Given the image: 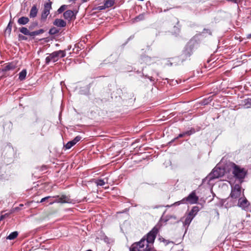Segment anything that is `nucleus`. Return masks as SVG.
Returning a JSON list of instances; mask_svg holds the SVG:
<instances>
[{"instance_id":"obj_8","label":"nucleus","mask_w":251,"mask_h":251,"mask_svg":"<svg viewBox=\"0 0 251 251\" xmlns=\"http://www.w3.org/2000/svg\"><path fill=\"white\" fill-rule=\"evenodd\" d=\"M2 153L5 157L10 159L9 161H7L9 163L13 160L15 155L14 150L10 144H7L4 147Z\"/></svg>"},{"instance_id":"obj_25","label":"nucleus","mask_w":251,"mask_h":251,"mask_svg":"<svg viewBox=\"0 0 251 251\" xmlns=\"http://www.w3.org/2000/svg\"><path fill=\"white\" fill-rule=\"evenodd\" d=\"M191 215H187L184 221L183 222V225L184 226H189L191 222H192V220L194 219L193 218V217L190 216Z\"/></svg>"},{"instance_id":"obj_7","label":"nucleus","mask_w":251,"mask_h":251,"mask_svg":"<svg viewBox=\"0 0 251 251\" xmlns=\"http://www.w3.org/2000/svg\"><path fill=\"white\" fill-rule=\"evenodd\" d=\"M158 232V229L156 226H154L148 232L145 236L146 240V245L149 244H153Z\"/></svg>"},{"instance_id":"obj_13","label":"nucleus","mask_w":251,"mask_h":251,"mask_svg":"<svg viewBox=\"0 0 251 251\" xmlns=\"http://www.w3.org/2000/svg\"><path fill=\"white\" fill-rule=\"evenodd\" d=\"M221 202L222 205L226 208L235 206L236 203V201L231 198H228L225 200H223Z\"/></svg>"},{"instance_id":"obj_16","label":"nucleus","mask_w":251,"mask_h":251,"mask_svg":"<svg viewBox=\"0 0 251 251\" xmlns=\"http://www.w3.org/2000/svg\"><path fill=\"white\" fill-rule=\"evenodd\" d=\"M132 246L136 247L139 250H141L140 249L142 248H144L145 246H146V240L145 239V236H144V237L142 238L139 242L133 244Z\"/></svg>"},{"instance_id":"obj_31","label":"nucleus","mask_w":251,"mask_h":251,"mask_svg":"<svg viewBox=\"0 0 251 251\" xmlns=\"http://www.w3.org/2000/svg\"><path fill=\"white\" fill-rule=\"evenodd\" d=\"M59 32V29H58L57 28H56L55 27H53L50 29L49 33L50 35H55V34L58 33Z\"/></svg>"},{"instance_id":"obj_46","label":"nucleus","mask_w":251,"mask_h":251,"mask_svg":"<svg viewBox=\"0 0 251 251\" xmlns=\"http://www.w3.org/2000/svg\"><path fill=\"white\" fill-rule=\"evenodd\" d=\"M227 1H231V2H233L234 3H236V4L238 3V0H227Z\"/></svg>"},{"instance_id":"obj_2","label":"nucleus","mask_w":251,"mask_h":251,"mask_svg":"<svg viewBox=\"0 0 251 251\" xmlns=\"http://www.w3.org/2000/svg\"><path fill=\"white\" fill-rule=\"evenodd\" d=\"M46 200H49V204L51 205L54 203H70L72 202V200L69 196L65 195H62L60 197L56 195L53 197L47 196L42 198L40 201V203H43Z\"/></svg>"},{"instance_id":"obj_12","label":"nucleus","mask_w":251,"mask_h":251,"mask_svg":"<svg viewBox=\"0 0 251 251\" xmlns=\"http://www.w3.org/2000/svg\"><path fill=\"white\" fill-rule=\"evenodd\" d=\"M196 132L195 129L194 128L191 127L189 130L183 132L182 133H180L173 140H172L169 143V144H171L173 143L176 139L179 138H182L185 136H190Z\"/></svg>"},{"instance_id":"obj_27","label":"nucleus","mask_w":251,"mask_h":251,"mask_svg":"<svg viewBox=\"0 0 251 251\" xmlns=\"http://www.w3.org/2000/svg\"><path fill=\"white\" fill-rule=\"evenodd\" d=\"M18 235V231H14L9 234V235L7 237L6 239L8 240H13L15 239Z\"/></svg>"},{"instance_id":"obj_45","label":"nucleus","mask_w":251,"mask_h":251,"mask_svg":"<svg viewBox=\"0 0 251 251\" xmlns=\"http://www.w3.org/2000/svg\"><path fill=\"white\" fill-rule=\"evenodd\" d=\"M146 76L147 77L151 82H154V79H153V78L152 76Z\"/></svg>"},{"instance_id":"obj_24","label":"nucleus","mask_w":251,"mask_h":251,"mask_svg":"<svg viewBox=\"0 0 251 251\" xmlns=\"http://www.w3.org/2000/svg\"><path fill=\"white\" fill-rule=\"evenodd\" d=\"M29 30V29H28L26 27L24 26L19 28L20 32L22 34L25 35L30 36L31 32H30Z\"/></svg>"},{"instance_id":"obj_47","label":"nucleus","mask_w":251,"mask_h":251,"mask_svg":"<svg viewBox=\"0 0 251 251\" xmlns=\"http://www.w3.org/2000/svg\"><path fill=\"white\" fill-rule=\"evenodd\" d=\"M75 49H76V51H79V47L77 45H75V48L73 49V50H74Z\"/></svg>"},{"instance_id":"obj_30","label":"nucleus","mask_w":251,"mask_h":251,"mask_svg":"<svg viewBox=\"0 0 251 251\" xmlns=\"http://www.w3.org/2000/svg\"><path fill=\"white\" fill-rule=\"evenodd\" d=\"M145 13H143L139 14L138 16L136 17L134 19V22H138V21H142V20H144V19H145Z\"/></svg>"},{"instance_id":"obj_50","label":"nucleus","mask_w":251,"mask_h":251,"mask_svg":"<svg viewBox=\"0 0 251 251\" xmlns=\"http://www.w3.org/2000/svg\"><path fill=\"white\" fill-rule=\"evenodd\" d=\"M247 39H250L251 38V34H249L247 35Z\"/></svg>"},{"instance_id":"obj_23","label":"nucleus","mask_w":251,"mask_h":251,"mask_svg":"<svg viewBox=\"0 0 251 251\" xmlns=\"http://www.w3.org/2000/svg\"><path fill=\"white\" fill-rule=\"evenodd\" d=\"M89 92V88L87 86L81 87L80 88L79 93L81 95H87Z\"/></svg>"},{"instance_id":"obj_32","label":"nucleus","mask_w":251,"mask_h":251,"mask_svg":"<svg viewBox=\"0 0 251 251\" xmlns=\"http://www.w3.org/2000/svg\"><path fill=\"white\" fill-rule=\"evenodd\" d=\"M44 32V30L43 29H40L38 30L34 31L31 32L30 36H35L38 35L40 34H42Z\"/></svg>"},{"instance_id":"obj_34","label":"nucleus","mask_w":251,"mask_h":251,"mask_svg":"<svg viewBox=\"0 0 251 251\" xmlns=\"http://www.w3.org/2000/svg\"><path fill=\"white\" fill-rule=\"evenodd\" d=\"M95 183L97 186H103L106 183V182L104 181V179H98L96 180Z\"/></svg>"},{"instance_id":"obj_4","label":"nucleus","mask_w":251,"mask_h":251,"mask_svg":"<svg viewBox=\"0 0 251 251\" xmlns=\"http://www.w3.org/2000/svg\"><path fill=\"white\" fill-rule=\"evenodd\" d=\"M232 167H233L232 174L234 177L238 179L240 183H242L248 174V171L233 163H232Z\"/></svg>"},{"instance_id":"obj_41","label":"nucleus","mask_w":251,"mask_h":251,"mask_svg":"<svg viewBox=\"0 0 251 251\" xmlns=\"http://www.w3.org/2000/svg\"><path fill=\"white\" fill-rule=\"evenodd\" d=\"M142 59L146 62V63H149L151 60V58L149 56H146L142 58Z\"/></svg>"},{"instance_id":"obj_54","label":"nucleus","mask_w":251,"mask_h":251,"mask_svg":"<svg viewBox=\"0 0 251 251\" xmlns=\"http://www.w3.org/2000/svg\"><path fill=\"white\" fill-rule=\"evenodd\" d=\"M88 0H81V1L82 3H84L87 2Z\"/></svg>"},{"instance_id":"obj_35","label":"nucleus","mask_w":251,"mask_h":251,"mask_svg":"<svg viewBox=\"0 0 251 251\" xmlns=\"http://www.w3.org/2000/svg\"><path fill=\"white\" fill-rule=\"evenodd\" d=\"M67 6L66 5H61L57 10V12L60 14L63 12L66 8Z\"/></svg>"},{"instance_id":"obj_37","label":"nucleus","mask_w":251,"mask_h":251,"mask_svg":"<svg viewBox=\"0 0 251 251\" xmlns=\"http://www.w3.org/2000/svg\"><path fill=\"white\" fill-rule=\"evenodd\" d=\"M212 100V99L209 98L207 100H202L201 103L202 105H206L208 104Z\"/></svg>"},{"instance_id":"obj_44","label":"nucleus","mask_w":251,"mask_h":251,"mask_svg":"<svg viewBox=\"0 0 251 251\" xmlns=\"http://www.w3.org/2000/svg\"><path fill=\"white\" fill-rule=\"evenodd\" d=\"M202 33H208L209 34L211 35V32L210 31L209 29H205V28H204L203 30V31H202Z\"/></svg>"},{"instance_id":"obj_59","label":"nucleus","mask_w":251,"mask_h":251,"mask_svg":"<svg viewBox=\"0 0 251 251\" xmlns=\"http://www.w3.org/2000/svg\"><path fill=\"white\" fill-rule=\"evenodd\" d=\"M20 206H23V204H20Z\"/></svg>"},{"instance_id":"obj_51","label":"nucleus","mask_w":251,"mask_h":251,"mask_svg":"<svg viewBox=\"0 0 251 251\" xmlns=\"http://www.w3.org/2000/svg\"><path fill=\"white\" fill-rule=\"evenodd\" d=\"M174 28H175V29H176V31H177V32H179V28H177L176 26H174Z\"/></svg>"},{"instance_id":"obj_17","label":"nucleus","mask_w":251,"mask_h":251,"mask_svg":"<svg viewBox=\"0 0 251 251\" xmlns=\"http://www.w3.org/2000/svg\"><path fill=\"white\" fill-rule=\"evenodd\" d=\"M53 24L59 27H64L66 26V22L62 19H56L53 22Z\"/></svg>"},{"instance_id":"obj_21","label":"nucleus","mask_w":251,"mask_h":251,"mask_svg":"<svg viewBox=\"0 0 251 251\" xmlns=\"http://www.w3.org/2000/svg\"><path fill=\"white\" fill-rule=\"evenodd\" d=\"M200 209L199 207L197 206H193L192 209L189 212L188 215H191V217H193V218H194L197 213L199 211Z\"/></svg>"},{"instance_id":"obj_57","label":"nucleus","mask_w":251,"mask_h":251,"mask_svg":"<svg viewBox=\"0 0 251 251\" xmlns=\"http://www.w3.org/2000/svg\"><path fill=\"white\" fill-rule=\"evenodd\" d=\"M168 65L172 66L173 65L172 63H170L169 64H168Z\"/></svg>"},{"instance_id":"obj_15","label":"nucleus","mask_w":251,"mask_h":251,"mask_svg":"<svg viewBox=\"0 0 251 251\" xmlns=\"http://www.w3.org/2000/svg\"><path fill=\"white\" fill-rule=\"evenodd\" d=\"M82 139L81 136H76L73 140L68 142L65 146L66 149H70Z\"/></svg>"},{"instance_id":"obj_28","label":"nucleus","mask_w":251,"mask_h":251,"mask_svg":"<svg viewBox=\"0 0 251 251\" xmlns=\"http://www.w3.org/2000/svg\"><path fill=\"white\" fill-rule=\"evenodd\" d=\"M115 0H105L104 3L107 8L112 7L115 3Z\"/></svg>"},{"instance_id":"obj_20","label":"nucleus","mask_w":251,"mask_h":251,"mask_svg":"<svg viewBox=\"0 0 251 251\" xmlns=\"http://www.w3.org/2000/svg\"><path fill=\"white\" fill-rule=\"evenodd\" d=\"M29 21V19L28 17L23 16L18 20L17 23L19 25H25Z\"/></svg>"},{"instance_id":"obj_42","label":"nucleus","mask_w":251,"mask_h":251,"mask_svg":"<svg viewBox=\"0 0 251 251\" xmlns=\"http://www.w3.org/2000/svg\"><path fill=\"white\" fill-rule=\"evenodd\" d=\"M159 240L160 241V242H163L165 243L166 245H167L169 243V241L165 240L163 237H160L159 238Z\"/></svg>"},{"instance_id":"obj_29","label":"nucleus","mask_w":251,"mask_h":251,"mask_svg":"<svg viewBox=\"0 0 251 251\" xmlns=\"http://www.w3.org/2000/svg\"><path fill=\"white\" fill-rule=\"evenodd\" d=\"M12 24H13V22H12L11 19H10V20L9 22L8 25L6 27V30H5L6 33L7 32L8 33L9 35L10 34V33L11 32Z\"/></svg>"},{"instance_id":"obj_36","label":"nucleus","mask_w":251,"mask_h":251,"mask_svg":"<svg viewBox=\"0 0 251 251\" xmlns=\"http://www.w3.org/2000/svg\"><path fill=\"white\" fill-rule=\"evenodd\" d=\"M38 25V22H33L32 23H31L30 25L29 26V30H32L34 27L37 26Z\"/></svg>"},{"instance_id":"obj_1","label":"nucleus","mask_w":251,"mask_h":251,"mask_svg":"<svg viewBox=\"0 0 251 251\" xmlns=\"http://www.w3.org/2000/svg\"><path fill=\"white\" fill-rule=\"evenodd\" d=\"M199 47V43L195 39H191L185 46L182 54V60H185L190 57L193 53L194 51Z\"/></svg>"},{"instance_id":"obj_26","label":"nucleus","mask_w":251,"mask_h":251,"mask_svg":"<svg viewBox=\"0 0 251 251\" xmlns=\"http://www.w3.org/2000/svg\"><path fill=\"white\" fill-rule=\"evenodd\" d=\"M26 75V71L25 69L23 70L19 75V79L21 80H24L25 79Z\"/></svg>"},{"instance_id":"obj_38","label":"nucleus","mask_w":251,"mask_h":251,"mask_svg":"<svg viewBox=\"0 0 251 251\" xmlns=\"http://www.w3.org/2000/svg\"><path fill=\"white\" fill-rule=\"evenodd\" d=\"M18 39L19 41L26 40L27 38L25 36L23 35L22 34H19L18 35Z\"/></svg>"},{"instance_id":"obj_3","label":"nucleus","mask_w":251,"mask_h":251,"mask_svg":"<svg viewBox=\"0 0 251 251\" xmlns=\"http://www.w3.org/2000/svg\"><path fill=\"white\" fill-rule=\"evenodd\" d=\"M225 173V170L224 168L216 166L205 178L202 179V183H207L210 184V182L213 179L223 176Z\"/></svg>"},{"instance_id":"obj_19","label":"nucleus","mask_w":251,"mask_h":251,"mask_svg":"<svg viewBox=\"0 0 251 251\" xmlns=\"http://www.w3.org/2000/svg\"><path fill=\"white\" fill-rule=\"evenodd\" d=\"M38 13V9L37 8L36 5H34L32 6L31 9H30L29 13V17L31 18H34L37 16Z\"/></svg>"},{"instance_id":"obj_61","label":"nucleus","mask_w":251,"mask_h":251,"mask_svg":"<svg viewBox=\"0 0 251 251\" xmlns=\"http://www.w3.org/2000/svg\"><path fill=\"white\" fill-rule=\"evenodd\" d=\"M152 251H154V250H152Z\"/></svg>"},{"instance_id":"obj_6","label":"nucleus","mask_w":251,"mask_h":251,"mask_svg":"<svg viewBox=\"0 0 251 251\" xmlns=\"http://www.w3.org/2000/svg\"><path fill=\"white\" fill-rule=\"evenodd\" d=\"M199 200V197L196 195L195 191H193L187 197L183 199L181 201L177 202L178 205L180 202L185 203L186 202L189 204L197 203ZM176 202L175 204H176Z\"/></svg>"},{"instance_id":"obj_55","label":"nucleus","mask_w":251,"mask_h":251,"mask_svg":"<svg viewBox=\"0 0 251 251\" xmlns=\"http://www.w3.org/2000/svg\"><path fill=\"white\" fill-rule=\"evenodd\" d=\"M71 49V46H69L68 47V48L66 49L67 50H70Z\"/></svg>"},{"instance_id":"obj_49","label":"nucleus","mask_w":251,"mask_h":251,"mask_svg":"<svg viewBox=\"0 0 251 251\" xmlns=\"http://www.w3.org/2000/svg\"><path fill=\"white\" fill-rule=\"evenodd\" d=\"M176 217L175 216H170L169 218H168L167 220H166V221L169 220V219H176Z\"/></svg>"},{"instance_id":"obj_14","label":"nucleus","mask_w":251,"mask_h":251,"mask_svg":"<svg viewBox=\"0 0 251 251\" xmlns=\"http://www.w3.org/2000/svg\"><path fill=\"white\" fill-rule=\"evenodd\" d=\"M59 57L56 53V51L49 54V55L46 57L45 59V62L46 64H49L51 61L55 62L58 61Z\"/></svg>"},{"instance_id":"obj_40","label":"nucleus","mask_w":251,"mask_h":251,"mask_svg":"<svg viewBox=\"0 0 251 251\" xmlns=\"http://www.w3.org/2000/svg\"><path fill=\"white\" fill-rule=\"evenodd\" d=\"M129 251H141V250H139L138 248L134 246H131L129 248Z\"/></svg>"},{"instance_id":"obj_10","label":"nucleus","mask_w":251,"mask_h":251,"mask_svg":"<svg viewBox=\"0 0 251 251\" xmlns=\"http://www.w3.org/2000/svg\"><path fill=\"white\" fill-rule=\"evenodd\" d=\"M250 203L246 197L244 196L238 199L237 206L244 210H248Z\"/></svg>"},{"instance_id":"obj_5","label":"nucleus","mask_w":251,"mask_h":251,"mask_svg":"<svg viewBox=\"0 0 251 251\" xmlns=\"http://www.w3.org/2000/svg\"><path fill=\"white\" fill-rule=\"evenodd\" d=\"M244 189L242 191L241 186L239 184H235L231 186L230 197L231 199L236 200L244 196Z\"/></svg>"},{"instance_id":"obj_56","label":"nucleus","mask_w":251,"mask_h":251,"mask_svg":"<svg viewBox=\"0 0 251 251\" xmlns=\"http://www.w3.org/2000/svg\"><path fill=\"white\" fill-rule=\"evenodd\" d=\"M44 202H46V203H49V200H46L45 201H44Z\"/></svg>"},{"instance_id":"obj_11","label":"nucleus","mask_w":251,"mask_h":251,"mask_svg":"<svg viewBox=\"0 0 251 251\" xmlns=\"http://www.w3.org/2000/svg\"><path fill=\"white\" fill-rule=\"evenodd\" d=\"M51 8V2H47L44 4V8L41 14V20L45 21L48 16L50 14V10Z\"/></svg>"},{"instance_id":"obj_52","label":"nucleus","mask_w":251,"mask_h":251,"mask_svg":"<svg viewBox=\"0 0 251 251\" xmlns=\"http://www.w3.org/2000/svg\"><path fill=\"white\" fill-rule=\"evenodd\" d=\"M4 218V215H1L0 216V221L3 220Z\"/></svg>"},{"instance_id":"obj_33","label":"nucleus","mask_w":251,"mask_h":251,"mask_svg":"<svg viewBox=\"0 0 251 251\" xmlns=\"http://www.w3.org/2000/svg\"><path fill=\"white\" fill-rule=\"evenodd\" d=\"M59 58H63L66 56L65 50H59L56 51Z\"/></svg>"},{"instance_id":"obj_60","label":"nucleus","mask_w":251,"mask_h":251,"mask_svg":"<svg viewBox=\"0 0 251 251\" xmlns=\"http://www.w3.org/2000/svg\"><path fill=\"white\" fill-rule=\"evenodd\" d=\"M3 61H1V62H0V63H3Z\"/></svg>"},{"instance_id":"obj_43","label":"nucleus","mask_w":251,"mask_h":251,"mask_svg":"<svg viewBox=\"0 0 251 251\" xmlns=\"http://www.w3.org/2000/svg\"><path fill=\"white\" fill-rule=\"evenodd\" d=\"M106 8H107L105 6V4H104L103 5L98 6L96 9L97 10H104Z\"/></svg>"},{"instance_id":"obj_9","label":"nucleus","mask_w":251,"mask_h":251,"mask_svg":"<svg viewBox=\"0 0 251 251\" xmlns=\"http://www.w3.org/2000/svg\"><path fill=\"white\" fill-rule=\"evenodd\" d=\"M17 67V63L12 61L4 64L0 69V72L5 73L10 71L14 70Z\"/></svg>"},{"instance_id":"obj_58","label":"nucleus","mask_w":251,"mask_h":251,"mask_svg":"<svg viewBox=\"0 0 251 251\" xmlns=\"http://www.w3.org/2000/svg\"><path fill=\"white\" fill-rule=\"evenodd\" d=\"M76 0H70V1H75Z\"/></svg>"},{"instance_id":"obj_22","label":"nucleus","mask_w":251,"mask_h":251,"mask_svg":"<svg viewBox=\"0 0 251 251\" xmlns=\"http://www.w3.org/2000/svg\"><path fill=\"white\" fill-rule=\"evenodd\" d=\"M242 104L245 108L251 107V99L247 98L242 100Z\"/></svg>"},{"instance_id":"obj_18","label":"nucleus","mask_w":251,"mask_h":251,"mask_svg":"<svg viewBox=\"0 0 251 251\" xmlns=\"http://www.w3.org/2000/svg\"><path fill=\"white\" fill-rule=\"evenodd\" d=\"M74 16V12L71 10H68L63 13L64 18L69 21H71Z\"/></svg>"},{"instance_id":"obj_48","label":"nucleus","mask_w":251,"mask_h":251,"mask_svg":"<svg viewBox=\"0 0 251 251\" xmlns=\"http://www.w3.org/2000/svg\"><path fill=\"white\" fill-rule=\"evenodd\" d=\"M161 207H162L161 205H155V206H152V208L153 209H156V208H159Z\"/></svg>"},{"instance_id":"obj_39","label":"nucleus","mask_w":251,"mask_h":251,"mask_svg":"<svg viewBox=\"0 0 251 251\" xmlns=\"http://www.w3.org/2000/svg\"><path fill=\"white\" fill-rule=\"evenodd\" d=\"M141 251H153L151 247H150L149 245H147L145 248H144Z\"/></svg>"},{"instance_id":"obj_53","label":"nucleus","mask_w":251,"mask_h":251,"mask_svg":"<svg viewBox=\"0 0 251 251\" xmlns=\"http://www.w3.org/2000/svg\"><path fill=\"white\" fill-rule=\"evenodd\" d=\"M104 241H105V242H108V237H105V238H104Z\"/></svg>"}]
</instances>
